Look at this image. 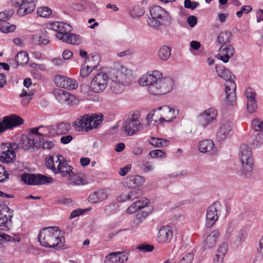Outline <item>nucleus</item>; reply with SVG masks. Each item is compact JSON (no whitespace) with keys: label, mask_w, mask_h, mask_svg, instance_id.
<instances>
[{"label":"nucleus","mask_w":263,"mask_h":263,"mask_svg":"<svg viewBox=\"0 0 263 263\" xmlns=\"http://www.w3.org/2000/svg\"><path fill=\"white\" fill-rule=\"evenodd\" d=\"M139 84L146 87L148 93L159 96L170 92L173 88L174 81L170 77H164L158 70L148 71L143 74L139 80Z\"/></svg>","instance_id":"1"},{"label":"nucleus","mask_w":263,"mask_h":263,"mask_svg":"<svg viewBox=\"0 0 263 263\" xmlns=\"http://www.w3.org/2000/svg\"><path fill=\"white\" fill-rule=\"evenodd\" d=\"M178 115V110L174 106L163 105L150 111L146 119L147 125L154 126L156 123H169Z\"/></svg>","instance_id":"2"},{"label":"nucleus","mask_w":263,"mask_h":263,"mask_svg":"<svg viewBox=\"0 0 263 263\" xmlns=\"http://www.w3.org/2000/svg\"><path fill=\"white\" fill-rule=\"evenodd\" d=\"M38 241L41 246L59 250L63 248L65 238L61 235L60 229L57 227H47L40 232Z\"/></svg>","instance_id":"3"},{"label":"nucleus","mask_w":263,"mask_h":263,"mask_svg":"<svg viewBox=\"0 0 263 263\" xmlns=\"http://www.w3.org/2000/svg\"><path fill=\"white\" fill-rule=\"evenodd\" d=\"M46 27L48 30L56 32V37L63 42L69 44L79 45L82 40L78 34L70 33L72 27L64 22H53L46 24Z\"/></svg>","instance_id":"4"},{"label":"nucleus","mask_w":263,"mask_h":263,"mask_svg":"<svg viewBox=\"0 0 263 263\" xmlns=\"http://www.w3.org/2000/svg\"><path fill=\"white\" fill-rule=\"evenodd\" d=\"M151 17L147 20L149 26L158 29L162 24L170 23L171 17L170 14L163 8L159 6H153L149 10Z\"/></svg>","instance_id":"5"},{"label":"nucleus","mask_w":263,"mask_h":263,"mask_svg":"<svg viewBox=\"0 0 263 263\" xmlns=\"http://www.w3.org/2000/svg\"><path fill=\"white\" fill-rule=\"evenodd\" d=\"M102 115H84L76 121V124L79 125L82 129L88 131L93 128H97L102 122Z\"/></svg>","instance_id":"6"},{"label":"nucleus","mask_w":263,"mask_h":263,"mask_svg":"<svg viewBox=\"0 0 263 263\" xmlns=\"http://www.w3.org/2000/svg\"><path fill=\"white\" fill-rule=\"evenodd\" d=\"M21 180L29 185H40L53 182V178L40 174L24 173L21 175Z\"/></svg>","instance_id":"7"},{"label":"nucleus","mask_w":263,"mask_h":263,"mask_svg":"<svg viewBox=\"0 0 263 263\" xmlns=\"http://www.w3.org/2000/svg\"><path fill=\"white\" fill-rule=\"evenodd\" d=\"M109 81L108 74L103 71L97 73L90 83V89L96 93H100L106 88Z\"/></svg>","instance_id":"8"},{"label":"nucleus","mask_w":263,"mask_h":263,"mask_svg":"<svg viewBox=\"0 0 263 263\" xmlns=\"http://www.w3.org/2000/svg\"><path fill=\"white\" fill-rule=\"evenodd\" d=\"M132 76V73L130 69L121 65L111 71L109 77L128 85L130 83Z\"/></svg>","instance_id":"9"},{"label":"nucleus","mask_w":263,"mask_h":263,"mask_svg":"<svg viewBox=\"0 0 263 263\" xmlns=\"http://www.w3.org/2000/svg\"><path fill=\"white\" fill-rule=\"evenodd\" d=\"M218 111L214 107L205 109L199 114L197 120L200 125L204 128L215 121L218 117Z\"/></svg>","instance_id":"10"},{"label":"nucleus","mask_w":263,"mask_h":263,"mask_svg":"<svg viewBox=\"0 0 263 263\" xmlns=\"http://www.w3.org/2000/svg\"><path fill=\"white\" fill-rule=\"evenodd\" d=\"M11 4L13 7L18 8L17 13L20 15L24 16L35 9L36 0H11Z\"/></svg>","instance_id":"11"},{"label":"nucleus","mask_w":263,"mask_h":263,"mask_svg":"<svg viewBox=\"0 0 263 263\" xmlns=\"http://www.w3.org/2000/svg\"><path fill=\"white\" fill-rule=\"evenodd\" d=\"M143 128V125L136 116H132L128 120L123 122L122 130L125 132L128 136H132L137 134Z\"/></svg>","instance_id":"12"},{"label":"nucleus","mask_w":263,"mask_h":263,"mask_svg":"<svg viewBox=\"0 0 263 263\" xmlns=\"http://www.w3.org/2000/svg\"><path fill=\"white\" fill-rule=\"evenodd\" d=\"M24 123V120L16 115H11L3 118L0 122V133L7 129H12Z\"/></svg>","instance_id":"13"},{"label":"nucleus","mask_w":263,"mask_h":263,"mask_svg":"<svg viewBox=\"0 0 263 263\" xmlns=\"http://www.w3.org/2000/svg\"><path fill=\"white\" fill-rule=\"evenodd\" d=\"M233 126V123L230 120L222 119L217 131V140L222 142L227 139L232 130Z\"/></svg>","instance_id":"14"},{"label":"nucleus","mask_w":263,"mask_h":263,"mask_svg":"<svg viewBox=\"0 0 263 263\" xmlns=\"http://www.w3.org/2000/svg\"><path fill=\"white\" fill-rule=\"evenodd\" d=\"M220 205L218 202H214L208 209L206 215L205 225L207 227H212L218 219V211Z\"/></svg>","instance_id":"15"},{"label":"nucleus","mask_w":263,"mask_h":263,"mask_svg":"<svg viewBox=\"0 0 263 263\" xmlns=\"http://www.w3.org/2000/svg\"><path fill=\"white\" fill-rule=\"evenodd\" d=\"M53 80L58 87L68 89H75L78 86L77 81L60 74L56 75Z\"/></svg>","instance_id":"16"},{"label":"nucleus","mask_w":263,"mask_h":263,"mask_svg":"<svg viewBox=\"0 0 263 263\" xmlns=\"http://www.w3.org/2000/svg\"><path fill=\"white\" fill-rule=\"evenodd\" d=\"M145 178L140 175L128 176L123 179L122 183L124 186L129 189H135L142 186L145 182Z\"/></svg>","instance_id":"17"},{"label":"nucleus","mask_w":263,"mask_h":263,"mask_svg":"<svg viewBox=\"0 0 263 263\" xmlns=\"http://www.w3.org/2000/svg\"><path fill=\"white\" fill-rule=\"evenodd\" d=\"M239 159L241 164H253L254 159L251 148L246 144L240 147Z\"/></svg>","instance_id":"18"},{"label":"nucleus","mask_w":263,"mask_h":263,"mask_svg":"<svg viewBox=\"0 0 263 263\" xmlns=\"http://www.w3.org/2000/svg\"><path fill=\"white\" fill-rule=\"evenodd\" d=\"M224 85L226 94L225 103L227 105H233L236 101L235 90L236 84L235 82H229Z\"/></svg>","instance_id":"19"},{"label":"nucleus","mask_w":263,"mask_h":263,"mask_svg":"<svg viewBox=\"0 0 263 263\" xmlns=\"http://www.w3.org/2000/svg\"><path fill=\"white\" fill-rule=\"evenodd\" d=\"M128 254L124 252H114L108 254L105 263H124L128 260Z\"/></svg>","instance_id":"20"},{"label":"nucleus","mask_w":263,"mask_h":263,"mask_svg":"<svg viewBox=\"0 0 263 263\" xmlns=\"http://www.w3.org/2000/svg\"><path fill=\"white\" fill-rule=\"evenodd\" d=\"M173 236L172 229L168 226H164L159 230L157 235V240L159 243H168L171 241Z\"/></svg>","instance_id":"21"},{"label":"nucleus","mask_w":263,"mask_h":263,"mask_svg":"<svg viewBox=\"0 0 263 263\" xmlns=\"http://www.w3.org/2000/svg\"><path fill=\"white\" fill-rule=\"evenodd\" d=\"M37 140L35 135L30 133L28 136H23L20 142V146L24 149H32L37 146Z\"/></svg>","instance_id":"22"},{"label":"nucleus","mask_w":263,"mask_h":263,"mask_svg":"<svg viewBox=\"0 0 263 263\" xmlns=\"http://www.w3.org/2000/svg\"><path fill=\"white\" fill-rule=\"evenodd\" d=\"M15 143H10L7 151L2 153L0 155V161L2 163H12L15 159L16 155L14 149L17 148Z\"/></svg>","instance_id":"23"},{"label":"nucleus","mask_w":263,"mask_h":263,"mask_svg":"<svg viewBox=\"0 0 263 263\" xmlns=\"http://www.w3.org/2000/svg\"><path fill=\"white\" fill-rule=\"evenodd\" d=\"M234 52V48L232 45H222L219 50V59L224 63H228Z\"/></svg>","instance_id":"24"},{"label":"nucleus","mask_w":263,"mask_h":263,"mask_svg":"<svg viewBox=\"0 0 263 263\" xmlns=\"http://www.w3.org/2000/svg\"><path fill=\"white\" fill-rule=\"evenodd\" d=\"M53 126H40L30 129V133L35 135L36 138L37 136L42 137H51L55 136V133L53 132Z\"/></svg>","instance_id":"25"},{"label":"nucleus","mask_w":263,"mask_h":263,"mask_svg":"<svg viewBox=\"0 0 263 263\" xmlns=\"http://www.w3.org/2000/svg\"><path fill=\"white\" fill-rule=\"evenodd\" d=\"M109 189H102L92 193L88 197V201L91 203H97L106 199L109 194Z\"/></svg>","instance_id":"26"},{"label":"nucleus","mask_w":263,"mask_h":263,"mask_svg":"<svg viewBox=\"0 0 263 263\" xmlns=\"http://www.w3.org/2000/svg\"><path fill=\"white\" fill-rule=\"evenodd\" d=\"M215 69L218 76L224 80L225 84H227L229 82H235L234 80L235 78V76L223 65H216Z\"/></svg>","instance_id":"27"},{"label":"nucleus","mask_w":263,"mask_h":263,"mask_svg":"<svg viewBox=\"0 0 263 263\" xmlns=\"http://www.w3.org/2000/svg\"><path fill=\"white\" fill-rule=\"evenodd\" d=\"M220 233L218 229H215L207 236L204 240L203 246L205 249H211L214 247L220 236Z\"/></svg>","instance_id":"28"},{"label":"nucleus","mask_w":263,"mask_h":263,"mask_svg":"<svg viewBox=\"0 0 263 263\" xmlns=\"http://www.w3.org/2000/svg\"><path fill=\"white\" fill-rule=\"evenodd\" d=\"M55 174H61L63 177L72 174V168L71 165H47Z\"/></svg>","instance_id":"29"},{"label":"nucleus","mask_w":263,"mask_h":263,"mask_svg":"<svg viewBox=\"0 0 263 263\" xmlns=\"http://www.w3.org/2000/svg\"><path fill=\"white\" fill-rule=\"evenodd\" d=\"M128 85L109 77V87L110 91L116 94H120L124 90Z\"/></svg>","instance_id":"30"},{"label":"nucleus","mask_w":263,"mask_h":263,"mask_svg":"<svg viewBox=\"0 0 263 263\" xmlns=\"http://www.w3.org/2000/svg\"><path fill=\"white\" fill-rule=\"evenodd\" d=\"M9 211L8 214H4L0 213V229H8L12 224V218L13 217V211H9L10 209L8 208Z\"/></svg>","instance_id":"31"},{"label":"nucleus","mask_w":263,"mask_h":263,"mask_svg":"<svg viewBox=\"0 0 263 263\" xmlns=\"http://www.w3.org/2000/svg\"><path fill=\"white\" fill-rule=\"evenodd\" d=\"M238 227V221L236 219H231L227 224L224 233V238L226 240L229 239L234 234Z\"/></svg>","instance_id":"32"},{"label":"nucleus","mask_w":263,"mask_h":263,"mask_svg":"<svg viewBox=\"0 0 263 263\" xmlns=\"http://www.w3.org/2000/svg\"><path fill=\"white\" fill-rule=\"evenodd\" d=\"M215 147L214 141L211 139H204L200 141L198 144V149L202 153H209Z\"/></svg>","instance_id":"33"},{"label":"nucleus","mask_w":263,"mask_h":263,"mask_svg":"<svg viewBox=\"0 0 263 263\" xmlns=\"http://www.w3.org/2000/svg\"><path fill=\"white\" fill-rule=\"evenodd\" d=\"M148 200H138L133 203L127 210L126 212L128 214H132L139 210L144 208L147 204H148Z\"/></svg>","instance_id":"34"},{"label":"nucleus","mask_w":263,"mask_h":263,"mask_svg":"<svg viewBox=\"0 0 263 263\" xmlns=\"http://www.w3.org/2000/svg\"><path fill=\"white\" fill-rule=\"evenodd\" d=\"M46 164H54V163L58 164H64L67 162L62 155H52L45 159Z\"/></svg>","instance_id":"35"},{"label":"nucleus","mask_w":263,"mask_h":263,"mask_svg":"<svg viewBox=\"0 0 263 263\" xmlns=\"http://www.w3.org/2000/svg\"><path fill=\"white\" fill-rule=\"evenodd\" d=\"M171 49L170 47L163 45L159 48L157 52V55L161 60L166 61L171 56Z\"/></svg>","instance_id":"36"},{"label":"nucleus","mask_w":263,"mask_h":263,"mask_svg":"<svg viewBox=\"0 0 263 263\" xmlns=\"http://www.w3.org/2000/svg\"><path fill=\"white\" fill-rule=\"evenodd\" d=\"M70 124L67 123H61L57 125L55 127H53V132L55 135L65 134L69 132L70 129Z\"/></svg>","instance_id":"37"},{"label":"nucleus","mask_w":263,"mask_h":263,"mask_svg":"<svg viewBox=\"0 0 263 263\" xmlns=\"http://www.w3.org/2000/svg\"><path fill=\"white\" fill-rule=\"evenodd\" d=\"M90 59H85V63L82 65L80 69V74L83 78L87 77L96 67V65H89L86 64Z\"/></svg>","instance_id":"38"},{"label":"nucleus","mask_w":263,"mask_h":263,"mask_svg":"<svg viewBox=\"0 0 263 263\" xmlns=\"http://www.w3.org/2000/svg\"><path fill=\"white\" fill-rule=\"evenodd\" d=\"M149 143L152 145L157 147H167L169 144V141L163 138L151 137L149 139Z\"/></svg>","instance_id":"39"},{"label":"nucleus","mask_w":263,"mask_h":263,"mask_svg":"<svg viewBox=\"0 0 263 263\" xmlns=\"http://www.w3.org/2000/svg\"><path fill=\"white\" fill-rule=\"evenodd\" d=\"M15 61L16 62V67L26 64L29 61L28 53L24 51L18 52L15 57Z\"/></svg>","instance_id":"40"},{"label":"nucleus","mask_w":263,"mask_h":263,"mask_svg":"<svg viewBox=\"0 0 263 263\" xmlns=\"http://www.w3.org/2000/svg\"><path fill=\"white\" fill-rule=\"evenodd\" d=\"M144 9L138 5H134L128 10V14L133 18L142 16L144 14Z\"/></svg>","instance_id":"41"},{"label":"nucleus","mask_w":263,"mask_h":263,"mask_svg":"<svg viewBox=\"0 0 263 263\" xmlns=\"http://www.w3.org/2000/svg\"><path fill=\"white\" fill-rule=\"evenodd\" d=\"M232 34L230 32L226 31L219 34L218 36V42L222 45H229L231 42Z\"/></svg>","instance_id":"42"},{"label":"nucleus","mask_w":263,"mask_h":263,"mask_svg":"<svg viewBox=\"0 0 263 263\" xmlns=\"http://www.w3.org/2000/svg\"><path fill=\"white\" fill-rule=\"evenodd\" d=\"M237 174L242 177H247L251 174L252 165H237Z\"/></svg>","instance_id":"43"},{"label":"nucleus","mask_w":263,"mask_h":263,"mask_svg":"<svg viewBox=\"0 0 263 263\" xmlns=\"http://www.w3.org/2000/svg\"><path fill=\"white\" fill-rule=\"evenodd\" d=\"M67 93L68 91L60 88L55 89L53 90V94L55 99L62 103H65Z\"/></svg>","instance_id":"44"},{"label":"nucleus","mask_w":263,"mask_h":263,"mask_svg":"<svg viewBox=\"0 0 263 263\" xmlns=\"http://www.w3.org/2000/svg\"><path fill=\"white\" fill-rule=\"evenodd\" d=\"M33 95V93L31 91H28V89L26 90L23 89L22 90L20 96L23 98L22 101V104L23 105L25 106L29 103V101L32 99Z\"/></svg>","instance_id":"45"},{"label":"nucleus","mask_w":263,"mask_h":263,"mask_svg":"<svg viewBox=\"0 0 263 263\" xmlns=\"http://www.w3.org/2000/svg\"><path fill=\"white\" fill-rule=\"evenodd\" d=\"M16 26L9 23H0V31L4 33H8L14 31Z\"/></svg>","instance_id":"46"},{"label":"nucleus","mask_w":263,"mask_h":263,"mask_svg":"<svg viewBox=\"0 0 263 263\" xmlns=\"http://www.w3.org/2000/svg\"><path fill=\"white\" fill-rule=\"evenodd\" d=\"M0 238L4 242H19L21 239L19 237L15 236V237L7 235L4 233L0 232Z\"/></svg>","instance_id":"47"},{"label":"nucleus","mask_w":263,"mask_h":263,"mask_svg":"<svg viewBox=\"0 0 263 263\" xmlns=\"http://www.w3.org/2000/svg\"><path fill=\"white\" fill-rule=\"evenodd\" d=\"M142 191L140 189L132 191L127 195L125 196L124 200H134L139 198L142 195Z\"/></svg>","instance_id":"48"},{"label":"nucleus","mask_w":263,"mask_h":263,"mask_svg":"<svg viewBox=\"0 0 263 263\" xmlns=\"http://www.w3.org/2000/svg\"><path fill=\"white\" fill-rule=\"evenodd\" d=\"M251 127L255 131H262L263 130V121L260 118H255L252 120Z\"/></svg>","instance_id":"49"},{"label":"nucleus","mask_w":263,"mask_h":263,"mask_svg":"<svg viewBox=\"0 0 263 263\" xmlns=\"http://www.w3.org/2000/svg\"><path fill=\"white\" fill-rule=\"evenodd\" d=\"M263 144V134L258 133L257 134L254 138L252 143L251 144L252 148H256L260 146Z\"/></svg>","instance_id":"50"},{"label":"nucleus","mask_w":263,"mask_h":263,"mask_svg":"<svg viewBox=\"0 0 263 263\" xmlns=\"http://www.w3.org/2000/svg\"><path fill=\"white\" fill-rule=\"evenodd\" d=\"M52 13L51 10L46 7H42L37 9V13L41 17H48Z\"/></svg>","instance_id":"51"},{"label":"nucleus","mask_w":263,"mask_h":263,"mask_svg":"<svg viewBox=\"0 0 263 263\" xmlns=\"http://www.w3.org/2000/svg\"><path fill=\"white\" fill-rule=\"evenodd\" d=\"M14 11L12 9H8L0 12V21L6 22L11 17Z\"/></svg>","instance_id":"52"},{"label":"nucleus","mask_w":263,"mask_h":263,"mask_svg":"<svg viewBox=\"0 0 263 263\" xmlns=\"http://www.w3.org/2000/svg\"><path fill=\"white\" fill-rule=\"evenodd\" d=\"M70 178L71 182H69L70 184H72L73 185H80L83 184V180L82 178L77 174H75L73 172H72V174L71 175H69Z\"/></svg>","instance_id":"53"},{"label":"nucleus","mask_w":263,"mask_h":263,"mask_svg":"<svg viewBox=\"0 0 263 263\" xmlns=\"http://www.w3.org/2000/svg\"><path fill=\"white\" fill-rule=\"evenodd\" d=\"M149 155L153 158L163 159L166 157L165 153L161 149H156L151 151Z\"/></svg>","instance_id":"54"},{"label":"nucleus","mask_w":263,"mask_h":263,"mask_svg":"<svg viewBox=\"0 0 263 263\" xmlns=\"http://www.w3.org/2000/svg\"><path fill=\"white\" fill-rule=\"evenodd\" d=\"M194 258V255L193 253H187L182 255L178 263H192Z\"/></svg>","instance_id":"55"},{"label":"nucleus","mask_w":263,"mask_h":263,"mask_svg":"<svg viewBox=\"0 0 263 263\" xmlns=\"http://www.w3.org/2000/svg\"><path fill=\"white\" fill-rule=\"evenodd\" d=\"M64 103L69 105H77L79 103V100L74 95L70 94L68 92Z\"/></svg>","instance_id":"56"},{"label":"nucleus","mask_w":263,"mask_h":263,"mask_svg":"<svg viewBox=\"0 0 263 263\" xmlns=\"http://www.w3.org/2000/svg\"><path fill=\"white\" fill-rule=\"evenodd\" d=\"M173 172L171 173L170 175L173 177L182 175L186 174V172L182 169V165H175L173 168Z\"/></svg>","instance_id":"57"},{"label":"nucleus","mask_w":263,"mask_h":263,"mask_svg":"<svg viewBox=\"0 0 263 263\" xmlns=\"http://www.w3.org/2000/svg\"><path fill=\"white\" fill-rule=\"evenodd\" d=\"M247 105L248 111L250 113L254 112L257 108L256 100L248 101Z\"/></svg>","instance_id":"58"},{"label":"nucleus","mask_w":263,"mask_h":263,"mask_svg":"<svg viewBox=\"0 0 263 263\" xmlns=\"http://www.w3.org/2000/svg\"><path fill=\"white\" fill-rule=\"evenodd\" d=\"M147 216L148 213L145 212L143 211L137 213L135 219V222L136 223V224L138 225L142 223Z\"/></svg>","instance_id":"59"},{"label":"nucleus","mask_w":263,"mask_h":263,"mask_svg":"<svg viewBox=\"0 0 263 263\" xmlns=\"http://www.w3.org/2000/svg\"><path fill=\"white\" fill-rule=\"evenodd\" d=\"M245 96L247 98V101L256 100V93L253 89L251 88H248L246 89L245 91Z\"/></svg>","instance_id":"60"},{"label":"nucleus","mask_w":263,"mask_h":263,"mask_svg":"<svg viewBox=\"0 0 263 263\" xmlns=\"http://www.w3.org/2000/svg\"><path fill=\"white\" fill-rule=\"evenodd\" d=\"M199 5V3L196 2L191 1V0H184V7L187 9L194 10Z\"/></svg>","instance_id":"61"},{"label":"nucleus","mask_w":263,"mask_h":263,"mask_svg":"<svg viewBox=\"0 0 263 263\" xmlns=\"http://www.w3.org/2000/svg\"><path fill=\"white\" fill-rule=\"evenodd\" d=\"M137 248L143 252H152L154 250V247L152 245L142 244L138 246Z\"/></svg>","instance_id":"62"},{"label":"nucleus","mask_w":263,"mask_h":263,"mask_svg":"<svg viewBox=\"0 0 263 263\" xmlns=\"http://www.w3.org/2000/svg\"><path fill=\"white\" fill-rule=\"evenodd\" d=\"M228 246L226 243L221 244L218 248L216 253L224 257L227 252Z\"/></svg>","instance_id":"63"},{"label":"nucleus","mask_w":263,"mask_h":263,"mask_svg":"<svg viewBox=\"0 0 263 263\" xmlns=\"http://www.w3.org/2000/svg\"><path fill=\"white\" fill-rule=\"evenodd\" d=\"M230 14L228 12L219 13L217 15V20L221 23H225L229 17Z\"/></svg>","instance_id":"64"}]
</instances>
